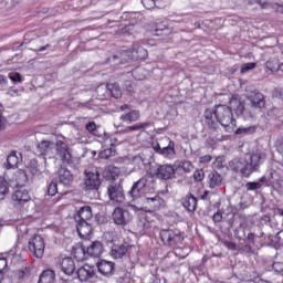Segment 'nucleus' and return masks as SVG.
Returning <instances> with one entry per match:
<instances>
[{
  "instance_id": "obj_4",
  "label": "nucleus",
  "mask_w": 283,
  "mask_h": 283,
  "mask_svg": "<svg viewBox=\"0 0 283 283\" xmlns=\"http://www.w3.org/2000/svg\"><path fill=\"white\" fill-rule=\"evenodd\" d=\"M238 114V106H227L224 104L214 107V117L224 127L226 132H233L238 127V122L233 118V111Z\"/></svg>"
},
{
  "instance_id": "obj_60",
  "label": "nucleus",
  "mask_w": 283,
  "mask_h": 283,
  "mask_svg": "<svg viewBox=\"0 0 283 283\" xmlns=\"http://www.w3.org/2000/svg\"><path fill=\"white\" fill-rule=\"evenodd\" d=\"M6 117H3L1 109H0V129H3V127L6 126Z\"/></svg>"
},
{
  "instance_id": "obj_24",
  "label": "nucleus",
  "mask_w": 283,
  "mask_h": 283,
  "mask_svg": "<svg viewBox=\"0 0 283 283\" xmlns=\"http://www.w3.org/2000/svg\"><path fill=\"white\" fill-rule=\"evenodd\" d=\"M156 227V221H154L149 216L142 217L138 222V228L142 231H151Z\"/></svg>"
},
{
  "instance_id": "obj_63",
  "label": "nucleus",
  "mask_w": 283,
  "mask_h": 283,
  "mask_svg": "<svg viewBox=\"0 0 283 283\" xmlns=\"http://www.w3.org/2000/svg\"><path fill=\"white\" fill-rule=\"evenodd\" d=\"M208 197H209V191L206 190V191L201 195L200 199H201V200H207Z\"/></svg>"
},
{
  "instance_id": "obj_38",
  "label": "nucleus",
  "mask_w": 283,
  "mask_h": 283,
  "mask_svg": "<svg viewBox=\"0 0 283 283\" xmlns=\"http://www.w3.org/2000/svg\"><path fill=\"white\" fill-rule=\"evenodd\" d=\"M203 116L209 127H212V128L216 127V122L213 120V116H216V111H211L208 108L205 111Z\"/></svg>"
},
{
  "instance_id": "obj_16",
  "label": "nucleus",
  "mask_w": 283,
  "mask_h": 283,
  "mask_svg": "<svg viewBox=\"0 0 283 283\" xmlns=\"http://www.w3.org/2000/svg\"><path fill=\"white\" fill-rule=\"evenodd\" d=\"M76 229L82 240H90L94 231L92 224H90V221L76 222Z\"/></svg>"
},
{
  "instance_id": "obj_5",
  "label": "nucleus",
  "mask_w": 283,
  "mask_h": 283,
  "mask_svg": "<svg viewBox=\"0 0 283 283\" xmlns=\"http://www.w3.org/2000/svg\"><path fill=\"white\" fill-rule=\"evenodd\" d=\"M147 56V50L143 46H137L136 49L122 51L120 53L113 55L108 59V62L114 63L115 65H120L123 63H128V61H144Z\"/></svg>"
},
{
  "instance_id": "obj_41",
  "label": "nucleus",
  "mask_w": 283,
  "mask_h": 283,
  "mask_svg": "<svg viewBox=\"0 0 283 283\" xmlns=\"http://www.w3.org/2000/svg\"><path fill=\"white\" fill-rule=\"evenodd\" d=\"M260 182H264V177L260 178L259 181H250L245 185V188L248 189V191H255L256 189H260V187H262V184Z\"/></svg>"
},
{
  "instance_id": "obj_50",
  "label": "nucleus",
  "mask_w": 283,
  "mask_h": 283,
  "mask_svg": "<svg viewBox=\"0 0 283 283\" xmlns=\"http://www.w3.org/2000/svg\"><path fill=\"white\" fill-rule=\"evenodd\" d=\"M224 247L229 249V251H238L240 248L232 241H224Z\"/></svg>"
},
{
  "instance_id": "obj_14",
  "label": "nucleus",
  "mask_w": 283,
  "mask_h": 283,
  "mask_svg": "<svg viewBox=\"0 0 283 283\" xmlns=\"http://www.w3.org/2000/svg\"><path fill=\"white\" fill-rule=\"evenodd\" d=\"M80 282H94L96 280V270L93 266L84 265L77 270Z\"/></svg>"
},
{
  "instance_id": "obj_57",
  "label": "nucleus",
  "mask_w": 283,
  "mask_h": 283,
  "mask_svg": "<svg viewBox=\"0 0 283 283\" xmlns=\"http://www.w3.org/2000/svg\"><path fill=\"white\" fill-rule=\"evenodd\" d=\"M151 147H153L154 151H156V154H161L163 148L160 147V144H158V143H153V144H151Z\"/></svg>"
},
{
  "instance_id": "obj_43",
  "label": "nucleus",
  "mask_w": 283,
  "mask_h": 283,
  "mask_svg": "<svg viewBox=\"0 0 283 283\" xmlns=\"http://www.w3.org/2000/svg\"><path fill=\"white\" fill-rule=\"evenodd\" d=\"M8 273V259L0 258V277Z\"/></svg>"
},
{
  "instance_id": "obj_59",
  "label": "nucleus",
  "mask_w": 283,
  "mask_h": 283,
  "mask_svg": "<svg viewBox=\"0 0 283 283\" xmlns=\"http://www.w3.org/2000/svg\"><path fill=\"white\" fill-rule=\"evenodd\" d=\"M213 222H222V213L221 212H217L213 214L212 217Z\"/></svg>"
},
{
  "instance_id": "obj_48",
  "label": "nucleus",
  "mask_w": 283,
  "mask_h": 283,
  "mask_svg": "<svg viewBox=\"0 0 283 283\" xmlns=\"http://www.w3.org/2000/svg\"><path fill=\"white\" fill-rule=\"evenodd\" d=\"M193 179L196 182H202L205 180V170H196L193 172Z\"/></svg>"
},
{
  "instance_id": "obj_53",
  "label": "nucleus",
  "mask_w": 283,
  "mask_h": 283,
  "mask_svg": "<svg viewBox=\"0 0 283 283\" xmlns=\"http://www.w3.org/2000/svg\"><path fill=\"white\" fill-rule=\"evenodd\" d=\"M140 72H143V69H135L133 71V76L134 78H136L137 81H143V78H145V75H138L140 74Z\"/></svg>"
},
{
  "instance_id": "obj_37",
  "label": "nucleus",
  "mask_w": 283,
  "mask_h": 283,
  "mask_svg": "<svg viewBox=\"0 0 283 283\" xmlns=\"http://www.w3.org/2000/svg\"><path fill=\"white\" fill-rule=\"evenodd\" d=\"M108 94H111L113 98H120V96H123L120 85H118L117 83L108 84Z\"/></svg>"
},
{
  "instance_id": "obj_19",
  "label": "nucleus",
  "mask_w": 283,
  "mask_h": 283,
  "mask_svg": "<svg viewBox=\"0 0 283 283\" xmlns=\"http://www.w3.org/2000/svg\"><path fill=\"white\" fill-rule=\"evenodd\" d=\"M146 205L150 208L149 213H154V211H158L159 209H163L165 205V200L160 198V196L155 197H148L145 199Z\"/></svg>"
},
{
  "instance_id": "obj_30",
  "label": "nucleus",
  "mask_w": 283,
  "mask_h": 283,
  "mask_svg": "<svg viewBox=\"0 0 283 283\" xmlns=\"http://www.w3.org/2000/svg\"><path fill=\"white\" fill-rule=\"evenodd\" d=\"M4 167L6 169H14L15 167H19V156H17V151H11V154L7 157Z\"/></svg>"
},
{
  "instance_id": "obj_55",
  "label": "nucleus",
  "mask_w": 283,
  "mask_h": 283,
  "mask_svg": "<svg viewBox=\"0 0 283 283\" xmlns=\"http://www.w3.org/2000/svg\"><path fill=\"white\" fill-rule=\"evenodd\" d=\"M211 160H213V157H211V155H205L200 157L201 165H207V163H211Z\"/></svg>"
},
{
  "instance_id": "obj_29",
  "label": "nucleus",
  "mask_w": 283,
  "mask_h": 283,
  "mask_svg": "<svg viewBox=\"0 0 283 283\" xmlns=\"http://www.w3.org/2000/svg\"><path fill=\"white\" fill-rule=\"evenodd\" d=\"M56 274L52 270H45L41 273L38 283H54Z\"/></svg>"
},
{
  "instance_id": "obj_49",
  "label": "nucleus",
  "mask_w": 283,
  "mask_h": 283,
  "mask_svg": "<svg viewBox=\"0 0 283 283\" xmlns=\"http://www.w3.org/2000/svg\"><path fill=\"white\" fill-rule=\"evenodd\" d=\"M250 70H255V63L249 62L241 66V74H247Z\"/></svg>"
},
{
  "instance_id": "obj_17",
  "label": "nucleus",
  "mask_w": 283,
  "mask_h": 283,
  "mask_svg": "<svg viewBox=\"0 0 283 283\" xmlns=\"http://www.w3.org/2000/svg\"><path fill=\"white\" fill-rule=\"evenodd\" d=\"M57 262H59L60 269L66 275H72V273H74V271H76V263H74V259H72L70 256L59 259Z\"/></svg>"
},
{
  "instance_id": "obj_1",
  "label": "nucleus",
  "mask_w": 283,
  "mask_h": 283,
  "mask_svg": "<svg viewBox=\"0 0 283 283\" xmlns=\"http://www.w3.org/2000/svg\"><path fill=\"white\" fill-rule=\"evenodd\" d=\"M266 156H269V150H260L256 149L251 154L247 155L243 159H232L229 161V169L234 171L235 174H241L243 178H249L253 174V171H258L260 165L266 160Z\"/></svg>"
},
{
  "instance_id": "obj_42",
  "label": "nucleus",
  "mask_w": 283,
  "mask_h": 283,
  "mask_svg": "<svg viewBox=\"0 0 283 283\" xmlns=\"http://www.w3.org/2000/svg\"><path fill=\"white\" fill-rule=\"evenodd\" d=\"M8 77L10 81H12L14 84L17 83H23V77L21 76V73L19 72H11L8 74Z\"/></svg>"
},
{
  "instance_id": "obj_39",
  "label": "nucleus",
  "mask_w": 283,
  "mask_h": 283,
  "mask_svg": "<svg viewBox=\"0 0 283 283\" xmlns=\"http://www.w3.org/2000/svg\"><path fill=\"white\" fill-rule=\"evenodd\" d=\"M280 65V61L277 59H270L265 62L266 70H270V72H277Z\"/></svg>"
},
{
  "instance_id": "obj_13",
  "label": "nucleus",
  "mask_w": 283,
  "mask_h": 283,
  "mask_svg": "<svg viewBox=\"0 0 283 283\" xmlns=\"http://www.w3.org/2000/svg\"><path fill=\"white\" fill-rule=\"evenodd\" d=\"M116 138L106 137L103 143V150L99 153V158L103 160H107L112 158V156H116Z\"/></svg>"
},
{
  "instance_id": "obj_21",
  "label": "nucleus",
  "mask_w": 283,
  "mask_h": 283,
  "mask_svg": "<svg viewBox=\"0 0 283 283\" xmlns=\"http://www.w3.org/2000/svg\"><path fill=\"white\" fill-rule=\"evenodd\" d=\"M114 262L102 260L97 263V269L102 275H112L114 273Z\"/></svg>"
},
{
  "instance_id": "obj_62",
  "label": "nucleus",
  "mask_w": 283,
  "mask_h": 283,
  "mask_svg": "<svg viewBox=\"0 0 283 283\" xmlns=\"http://www.w3.org/2000/svg\"><path fill=\"white\" fill-rule=\"evenodd\" d=\"M167 27L165 25V24H160L159 27H157L156 29H155V32H163V30H165Z\"/></svg>"
},
{
  "instance_id": "obj_8",
  "label": "nucleus",
  "mask_w": 283,
  "mask_h": 283,
  "mask_svg": "<svg viewBox=\"0 0 283 283\" xmlns=\"http://www.w3.org/2000/svg\"><path fill=\"white\" fill-rule=\"evenodd\" d=\"M112 218H113L114 224H117V227H127L129 222L134 220L132 212L120 207H117L114 209Z\"/></svg>"
},
{
  "instance_id": "obj_45",
  "label": "nucleus",
  "mask_w": 283,
  "mask_h": 283,
  "mask_svg": "<svg viewBox=\"0 0 283 283\" xmlns=\"http://www.w3.org/2000/svg\"><path fill=\"white\" fill-rule=\"evenodd\" d=\"M133 163H134V165H137L138 169H143V167H145L147 165V163L140 155L135 156L133 158Z\"/></svg>"
},
{
  "instance_id": "obj_61",
  "label": "nucleus",
  "mask_w": 283,
  "mask_h": 283,
  "mask_svg": "<svg viewBox=\"0 0 283 283\" xmlns=\"http://www.w3.org/2000/svg\"><path fill=\"white\" fill-rule=\"evenodd\" d=\"M0 283H12V279H10L9 276H6L4 274L0 277Z\"/></svg>"
},
{
  "instance_id": "obj_54",
  "label": "nucleus",
  "mask_w": 283,
  "mask_h": 283,
  "mask_svg": "<svg viewBox=\"0 0 283 283\" xmlns=\"http://www.w3.org/2000/svg\"><path fill=\"white\" fill-rule=\"evenodd\" d=\"M273 269L276 273H282L283 272V263L282 262H274L273 263Z\"/></svg>"
},
{
  "instance_id": "obj_10",
  "label": "nucleus",
  "mask_w": 283,
  "mask_h": 283,
  "mask_svg": "<svg viewBox=\"0 0 283 283\" xmlns=\"http://www.w3.org/2000/svg\"><path fill=\"white\" fill-rule=\"evenodd\" d=\"M120 112H126L119 116V120L123 123H138L140 120V111L132 109V105L124 104L119 107Z\"/></svg>"
},
{
  "instance_id": "obj_25",
  "label": "nucleus",
  "mask_w": 283,
  "mask_h": 283,
  "mask_svg": "<svg viewBox=\"0 0 283 283\" xmlns=\"http://www.w3.org/2000/svg\"><path fill=\"white\" fill-rule=\"evenodd\" d=\"M182 207L190 212L196 211V207H198V199L193 197V195H188L182 199Z\"/></svg>"
},
{
  "instance_id": "obj_23",
  "label": "nucleus",
  "mask_w": 283,
  "mask_h": 283,
  "mask_svg": "<svg viewBox=\"0 0 283 283\" xmlns=\"http://www.w3.org/2000/svg\"><path fill=\"white\" fill-rule=\"evenodd\" d=\"M12 200L14 202H19L21 205L22 202H29L30 200V192L25 188H21L19 190H15L12 195Z\"/></svg>"
},
{
  "instance_id": "obj_26",
  "label": "nucleus",
  "mask_w": 283,
  "mask_h": 283,
  "mask_svg": "<svg viewBox=\"0 0 283 283\" xmlns=\"http://www.w3.org/2000/svg\"><path fill=\"white\" fill-rule=\"evenodd\" d=\"M57 178L62 185H70L73 180L72 172H70L67 168L63 167L57 170Z\"/></svg>"
},
{
  "instance_id": "obj_18",
  "label": "nucleus",
  "mask_w": 283,
  "mask_h": 283,
  "mask_svg": "<svg viewBox=\"0 0 283 283\" xmlns=\"http://www.w3.org/2000/svg\"><path fill=\"white\" fill-rule=\"evenodd\" d=\"M85 187L90 190L98 189V187H101V175L98 171L86 172Z\"/></svg>"
},
{
  "instance_id": "obj_64",
  "label": "nucleus",
  "mask_w": 283,
  "mask_h": 283,
  "mask_svg": "<svg viewBox=\"0 0 283 283\" xmlns=\"http://www.w3.org/2000/svg\"><path fill=\"white\" fill-rule=\"evenodd\" d=\"M6 83H7L6 76L0 74V85H6Z\"/></svg>"
},
{
  "instance_id": "obj_3",
  "label": "nucleus",
  "mask_w": 283,
  "mask_h": 283,
  "mask_svg": "<svg viewBox=\"0 0 283 283\" xmlns=\"http://www.w3.org/2000/svg\"><path fill=\"white\" fill-rule=\"evenodd\" d=\"M38 149H40L42 156H48V158H54V151H56L55 156L63 165H70V163H72L70 147L64 142L57 140L56 144H54L50 140H42L38 145Z\"/></svg>"
},
{
  "instance_id": "obj_46",
  "label": "nucleus",
  "mask_w": 283,
  "mask_h": 283,
  "mask_svg": "<svg viewBox=\"0 0 283 283\" xmlns=\"http://www.w3.org/2000/svg\"><path fill=\"white\" fill-rule=\"evenodd\" d=\"M57 192H59V184L52 181L48 187V195L52 197V196H56Z\"/></svg>"
},
{
  "instance_id": "obj_12",
  "label": "nucleus",
  "mask_w": 283,
  "mask_h": 283,
  "mask_svg": "<svg viewBox=\"0 0 283 283\" xmlns=\"http://www.w3.org/2000/svg\"><path fill=\"white\" fill-rule=\"evenodd\" d=\"M107 195L109 197V200L116 202L117 205H120L125 200V192L123 190V187L118 184H111L107 187Z\"/></svg>"
},
{
  "instance_id": "obj_20",
  "label": "nucleus",
  "mask_w": 283,
  "mask_h": 283,
  "mask_svg": "<svg viewBox=\"0 0 283 283\" xmlns=\"http://www.w3.org/2000/svg\"><path fill=\"white\" fill-rule=\"evenodd\" d=\"M74 218L75 222H90L92 220V208L90 206L82 207Z\"/></svg>"
},
{
  "instance_id": "obj_11",
  "label": "nucleus",
  "mask_w": 283,
  "mask_h": 283,
  "mask_svg": "<svg viewBox=\"0 0 283 283\" xmlns=\"http://www.w3.org/2000/svg\"><path fill=\"white\" fill-rule=\"evenodd\" d=\"M145 191H147V178L144 177L133 185L128 191V198L132 200H138V198H143V196H145Z\"/></svg>"
},
{
  "instance_id": "obj_28",
  "label": "nucleus",
  "mask_w": 283,
  "mask_h": 283,
  "mask_svg": "<svg viewBox=\"0 0 283 283\" xmlns=\"http://www.w3.org/2000/svg\"><path fill=\"white\" fill-rule=\"evenodd\" d=\"M270 182L273 187H277L279 189H283V179L277 170L270 171Z\"/></svg>"
},
{
  "instance_id": "obj_2",
  "label": "nucleus",
  "mask_w": 283,
  "mask_h": 283,
  "mask_svg": "<svg viewBox=\"0 0 283 283\" xmlns=\"http://www.w3.org/2000/svg\"><path fill=\"white\" fill-rule=\"evenodd\" d=\"M248 101L250 102V108L244 107V104L240 101V98H238V95H233L230 99L231 107H235L237 105V115L243 116L244 120H251V118H255V114H258V112H262V109L266 107L264 94L258 91H254L248 95Z\"/></svg>"
},
{
  "instance_id": "obj_36",
  "label": "nucleus",
  "mask_w": 283,
  "mask_h": 283,
  "mask_svg": "<svg viewBox=\"0 0 283 283\" xmlns=\"http://www.w3.org/2000/svg\"><path fill=\"white\" fill-rule=\"evenodd\" d=\"M104 177L107 178V180H116L118 178V168L114 166H108L104 170Z\"/></svg>"
},
{
  "instance_id": "obj_56",
  "label": "nucleus",
  "mask_w": 283,
  "mask_h": 283,
  "mask_svg": "<svg viewBox=\"0 0 283 283\" xmlns=\"http://www.w3.org/2000/svg\"><path fill=\"white\" fill-rule=\"evenodd\" d=\"M275 240L280 247H283V230L276 233Z\"/></svg>"
},
{
  "instance_id": "obj_6",
  "label": "nucleus",
  "mask_w": 283,
  "mask_h": 283,
  "mask_svg": "<svg viewBox=\"0 0 283 283\" xmlns=\"http://www.w3.org/2000/svg\"><path fill=\"white\" fill-rule=\"evenodd\" d=\"M103 243L99 241H94L87 248L84 245L76 248L74 258L76 260H85L86 255L90 258H101V255H103Z\"/></svg>"
},
{
  "instance_id": "obj_15",
  "label": "nucleus",
  "mask_w": 283,
  "mask_h": 283,
  "mask_svg": "<svg viewBox=\"0 0 283 283\" xmlns=\"http://www.w3.org/2000/svg\"><path fill=\"white\" fill-rule=\"evenodd\" d=\"M156 176L160 180H171L176 176V170L171 165H161L157 168Z\"/></svg>"
},
{
  "instance_id": "obj_40",
  "label": "nucleus",
  "mask_w": 283,
  "mask_h": 283,
  "mask_svg": "<svg viewBox=\"0 0 283 283\" xmlns=\"http://www.w3.org/2000/svg\"><path fill=\"white\" fill-rule=\"evenodd\" d=\"M161 1L163 0H157V1H155V0H142V3L144 6V8H146V10H151L153 8H156V7L163 8L160 6Z\"/></svg>"
},
{
  "instance_id": "obj_33",
  "label": "nucleus",
  "mask_w": 283,
  "mask_h": 283,
  "mask_svg": "<svg viewBox=\"0 0 283 283\" xmlns=\"http://www.w3.org/2000/svg\"><path fill=\"white\" fill-rule=\"evenodd\" d=\"M96 97L99 98V101H103L107 97V94H109V84H99L95 88Z\"/></svg>"
},
{
  "instance_id": "obj_32",
  "label": "nucleus",
  "mask_w": 283,
  "mask_h": 283,
  "mask_svg": "<svg viewBox=\"0 0 283 283\" xmlns=\"http://www.w3.org/2000/svg\"><path fill=\"white\" fill-rule=\"evenodd\" d=\"M160 155L165 158H174L176 156V144L169 140L168 146L161 148Z\"/></svg>"
},
{
  "instance_id": "obj_22",
  "label": "nucleus",
  "mask_w": 283,
  "mask_h": 283,
  "mask_svg": "<svg viewBox=\"0 0 283 283\" xmlns=\"http://www.w3.org/2000/svg\"><path fill=\"white\" fill-rule=\"evenodd\" d=\"M127 249H129V244L124 243L120 245H114L111 250V255L115 260H120L124 255H127Z\"/></svg>"
},
{
  "instance_id": "obj_58",
  "label": "nucleus",
  "mask_w": 283,
  "mask_h": 283,
  "mask_svg": "<svg viewBox=\"0 0 283 283\" xmlns=\"http://www.w3.org/2000/svg\"><path fill=\"white\" fill-rule=\"evenodd\" d=\"M248 242H250V244H255V233L250 232L247 237Z\"/></svg>"
},
{
  "instance_id": "obj_52",
  "label": "nucleus",
  "mask_w": 283,
  "mask_h": 283,
  "mask_svg": "<svg viewBox=\"0 0 283 283\" xmlns=\"http://www.w3.org/2000/svg\"><path fill=\"white\" fill-rule=\"evenodd\" d=\"M81 107H85V109H96V104H94V101H88L81 104Z\"/></svg>"
},
{
  "instance_id": "obj_47",
  "label": "nucleus",
  "mask_w": 283,
  "mask_h": 283,
  "mask_svg": "<svg viewBox=\"0 0 283 283\" xmlns=\"http://www.w3.org/2000/svg\"><path fill=\"white\" fill-rule=\"evenodd\" d=\"M180 167L186 174H191V171H193V164L189 160L182 161Z\"/></svg>"
},
{
  "instance_id": "obj_35",
  "label": "nucleus",
  "mask_w": 283,
  "mask_h": 283,
  "mask_svg": "<svg viewBox=\"0 0 283 283\" xmlns=\"http://www.w3.org/2000/svg\"><path fill=\"white\" fill-rule=\"evenodd\" d=\"M258 129V126H242V127H239L234 134H237V136H249L251 134H255Z\"/></svg>"
},
{
  "instance_id": "obj_27",
  "label": "nucleus",
  "mask_w": 283,
  "mask_h": 283,
  "mask_svg": "<svg viewBox=\"0 0 283 283\" xmlns=\"http://www.w3.org/2000/svg\"><path fill=\"white\" fill-rule=\"evenodd\" d=\"M147 127H151V122H144L134 124L132 126H127L123 133L124 134H130V132H140L142 129H147Z\"/></svg>"
},
{
  "instance_id": "obj_44",
  "label": "nucleus",
  "mask_w": 283,
  "mask_h": 283,
  "mask_svg": "<svg viewBox=\"0 0 283 283\" xmlns=\"http://www.w3.org/2000/svg\"><path fill=\"white\" fill-rule=\"evenodd\" d=\"M86 130L93 136H98V127L95 122H90L86 124Z\"/></svg>"
},
{
  "instance_id": "obj_34",
  "label": "nucleus",
  "mask_w": 283,
  "mask_h": 283,
  "mask_svg": "<svg viewBox=\"0 0 283 283\" xmlns=\"http://www.w3.org/2000/svg\"><path fill=\"white\" fill-rule=\"evenodd\" d=\"M8 193H10V184L6 178L0 177V200H6Z\"/></svg>"
},
{
  "instance_id": "obj_7",
  "label": "nucleus",
  "mask_w": 283,
  "mask_h": 283,
  "mask_svg": "<svg viewBox=\"0 0 283 283\" xmlns=\"http://www.w3.org/2000/svg\"><path fill=\"white\" fill-rule=\"evenodd\" d=\"M28 249L34 258L41 259L45 253V240L41 234H35L29 240Z\"/></svg>"
},
{
  "instance_id": "obj_9",
  "label": "nucleus",
  "mask_w": 283,
  "mask_h": 283,
  "mask_svg": "<svg viewBox=\"0 0 283 283\" xmlns=\"http://www.w3.org/2000/svg\"><path fill=\"white\" fill-rule=\"evenodd\" d=\"M159 235L164 244L167 247H176V244H180V242H182V234L171 229L161 230Z\"/></svg>"
},
{
  "instance_id": "obj_51",
  "label": "nucleus",
  "mask_w": 283,
  "mask_h": 283,
  "mask_svg": "<svg viewBox=\"0 0 283 283\" xmlns=\"http://www.w3.org/2000/svg\"><path fill=\"white\" fill-rule=\"evenodd\" d=\"M275 149L277 154H280L283 157V137L275 143Z\"/></svg>"
},
{
  "instance_id": "obj_31",
  "label": "nucleus",
  "mask_w": 283,
  "mask_h": 283,
  "mask_svg": "<svg viewBox=\"0 0 283 283\" xmlns=\"http://www.w3.org/2000/svg\"><path fill=\"white\" fill-rule=\"evenodd\" d=\"M208 179L210 189H216V187H220V185H222V176L218 172H211L208 176Z\"/></svg>"
}]
</instances>
